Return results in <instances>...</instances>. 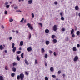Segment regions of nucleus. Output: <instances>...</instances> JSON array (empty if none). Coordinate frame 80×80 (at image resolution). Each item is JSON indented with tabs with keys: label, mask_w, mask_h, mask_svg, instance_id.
Instances as JSON below:
<instances>
[{
	"label": "nucleus",
	"mask_w": 80,
	"mask_h": 80,
	"mask_svg": "<svg viewBox=\"0 0 80 80\" xmlns=\"http://www.w3.org/2000/svg\"><path fill=\"white\" fill-rule=\"evenodd\" d=\"M25 77V76L23 73H21L20 75H18L17 76V79L18 80H20L21 79V80H23V78Z\"/></svg>",
	"instance_id": "obj_1"
},
{
	"label": "nucleus",
	"mask_w": 80,
	"mask_h": 80,
	"mask_svg": "<svg viewBox=\"0 0 80 80\" xmlns=\"http://www.w3.org/2000/svg\"><path fill=\"white\" fill-rule=\"evenodd\" d=\"M28 26V28H29L30 30H33V27H32L31 25L30 24L28 23L27 24Z\"/></svg>",
	"instance_id": "obj_2"
},
{
	"label": "nucleus",
	"mask_w": 80,
	"mask_h": 80,
	"mask_svg": "<svg viewBox=\"0 0 80 80\" xmlns=\"http://www.w3.org/2000/svg\"><path fill=\"white\" fill-rule=\"evenodd\" d=\"M57 26L56 25H55L53 27V30L54 32H55V31H56V30H58L57 28Z\"/></svg>",
	"instance_id": "obj_3"
},
{
	"label": "nucleus",
	"mask_w": 80,
	"mask_h": 80,
	"mask_svg": "<svg viewBox=\"0 0 80 80\" xmlns=\"http://www.w3.org/2000/svg\"><path fill=\"white\" fill-rule=\"evenodd\" d=\"M78 60V56H76L75 57L74 59V62H76V61H77Z\"/></svg>",
	"instance_id": "obj_4"
},
{
	"label": "nucleus",
	"mask_w": 80,
	"mask_h": 80,
	"mask_svg": "<svg viewBox=\"0 0 80 80\" xmlns=\"http://www.w3.org/2000/svg\"><path fill=\"white\" fill-rule=\"evenodd\" d=\"M60 15L61 17V20H64V18L63 17V14L61 12L60 13Z\"/></svg>",
	"instance_id": "obj_5"
},
{
	"label": "nucleus",
	"mask_w": 80,
	"mask_h": 80,
	"mask_svg": "<svg viewBox=\"0 0 80 80\" xmlns=\"http://www.w3.org/2000/svg\"><path fill=\"white\" fill-rule=\"evenodd\" d=\"M24 62H25V63L26 64V65H29V63H28V62L26 59H25L24 60Z\"/></svg>",
	"instance_id": "obj_6"
},
{
	"label": "nucleus",
	"mask_w": 80,
	"mask_h": 80,
	"mask_svg": "<svg viewBox=\"0 0 80 80\" xmlns=\"http://www.w3.org/2000/svg\"><path fill=\"white\" fill-rule=\"evenodd\" d=\"M27 50L28 52H31L32 50V48L29 47L27 48Z\"/></svg>",
	"instance_id": "obj_7"
},
{
	"label": "nucleus",
	"mask_w": 80,
	"mask_h": 80,
	"mask_svg": "<svg viewBox=\"0 0 80 80\" xmlns=\"http://www.w3.org/2000/svg\"><path fill=\"white\" fill-rule=\"evenodd\" d=\"M12 48H13L12 49V52L13 53H15V51H16V50H17V48L15 47Z\"/></svg>",
	"instance_id": "obj_8"
},
{
	"label": "nucleus",
	"mask_w": 80,
	"mask_h": 80,
	"mask_svg": "<svg viewBox=\"0 0 80 80\" xmlns=\"http://www.w3.org/2000/svg\"><path fill=\"white\" fill-rule=\"evenodd\" d=\"M45 32L46 33H48L50 32V31L48 29H47L45 30Z\"/></svg>",
	"instance_id": "obj_9"
},
{
	"label": "nucleus",
	"mask_w": 80,
	"mask_h": 80,
	"mask_svg": "<svg viewBox=\"0 0 80 80\" xmlns=\"http://www.w3.org/2000/svg\"><path fill=\"white\" fill-rule=\"evenodd\" d=\"M75 9L76 10H79V7H78V5L76 6L75 7Z\"/></svg>",
	"instance_id": "obj_10"
},
{
	"label": "nucleus",
	"mask_w": 80,
	"mask_h": 80,
	"mask_svg": "<svg viewBox=\"0 0 80 80\" xmlns=\"http://www.w3.org/2000/svg\"><path fill=\"white\" fill-rule=\"evenodd\" d=\"M4 49V48L3 47V45H1L0 46V50H1Z\"/></svg>",
	"instance_id": "obj_11"
},
{
	"label": "nucleus",
	"mask_w": 80,
	"mask_h": 80,
	"mask_svg": "<svg viewBox=\"0 0 80 80\" xmlns=\"http://www.w3.org/2000/svg\"><path fill=\"white\" fill-rule=\"evenodd\" d=\"M52 42H53L54 43H57V40L56 39H54L52 40Z\"/></svg>",
	"instance_id": "obj_12"
},
{
	"label": "nucleus",
	"mask_w": 80,
	"mask_h": 80,
	"mask_svg": "<svg viewBox=\"0 0 80 80\" xmlns=\"http://www.w3.org/2000/svg\"><path fill=\"white\" fill-rule=\"evenodd\" d=\"M32 0H29V1H28V4H32Z\"/></svg>",
	"instance_id": "obj_13"
},
{
	"label": "nucleus",
	"mask_w": 80,
	"mask_h": 80,
	"mask_svg": "<svg viewBox=\"0 0 80 80\" xmlns=\"http://www.w3.org/2000/svg\"><path fill=\"white\" fill-rule=\"evenodd\" d=\"M50 70L51 72H53L54 71V69H53V67H51L50 68Z\"/></svg>",
	"instance_id": "obj_14"
},
{
	"label": "nucleus",
	"mask_w": 80,
	"mask_h": 80,
	"mask_svg": "<svg viewBox=\"0 0 80 80\" xmlns=\"http://www.w3.org/2000/svg\"><path fill=\"white\" fill-rule=\"evenodd\" d=\"M20 45L21 46H22L23 45V41H21L20 42Z\"/></svg>",
	"instance_id": "obj_15"
},
{
	"label": "nucleus",
	"mask_w": 80,
	"mask_h": 80,
	"mask_svg": "<svg viewBox=\"0 0 80 80\" xmlns=\"http://www.w3.org/2000/svg\"><path fill=\"white\" fill-rule=\"evenodd\" d=\"M12 71H13V72H15L16 70V68H15L14 67H13L12 68Z\"/></svg>",
	"instance_id": "obj_16"
},
{
	"label": "nucleus",
	"mask_w": 80,
	"mask_h": 80,
	"mask_svg": "<svg viewBox=\"0 0 80 80\" xmlns=\"http://www.w3.org/2000/svg\"><path fill=\"white\" fill-rule=\"evenodd\" d=\"M46 45H49L50 44V42L48 41H46L45 42Z\"/></svg>",
	"instance_id": "obj_17"
},
{
	"label": "nucleus",
	"mask_w": 80,
	"mask_h": 80,
	"mask_svg": "<svg viewBox=\"0 0 80 80\" xmlns=\"http://www.w3.org/2000/svg\"><path fill=\"white\" fill-rule=\"evenodd\" d=\"M16 58L18 61H20V58L18 57V56H17L16 57Z\"/></svg>",
	"instance_id": "obj_18"
},
{
	"label": "nucleus",
	"mask_w": 80,
	"mask_h": 80,
	"mask_svg": "<svg viewBox=\"0 0 80 80\" xmlns=\"http://www.w3.org/2000/svg\"><path fill=\"white\" fill-rule=\"evenodd\" d=\"M41 52L42 53H44V52H45V50L43 48H42L41 49Z\"/></svg>",
	"instance_id": "obj_19"
},
{
	"label": "nucleus",
	"mask_w": 80,
	"mask_h": 80,
	"mask_svg": "<svg viewBox=\"0 0 80 80\" xmlns=\"http://www.w3.org/2000/svg\"><path fill=\"white\" fill-rule=\"evenodd\" d=\"M71 34L72 35V34H73V33H74V29H72V30H71Z\"/></svg>",
	"instance_id": "obj_20"
},
{
	"label": "nucleus",
	"mask_w": 80,
	"mask_h": 80,
	"mask_svg": "<svg viewBox=\"0 0 80 80\" xmlns=\"http://www.w3.org/2000/svg\"><path fill=\"white\" fill-rule=\"evenodd\" d=\"M0 80H4L3 76H0Z\"/></svg>",
	"instance_id": "obj_21"
},
{
	"label": "nucleus",
	"mask_w": 80,
	"mask_h": 80,
	"mask_svg": "<svg viewBox=\"0 0 80 80\" xmlns=\"http://www.w3.org/2000/svg\"><path fill=\"white\" fill-rule=\"evenodd\" d=\"M73 51H76L77 50V48L75 47H74L72 48Z\"/></svg>",
	"instance_id": "obj_22"
},
{
	"label": "nucleus",
	"mask_w": 80,
	"mask_h": 80,
	"mask_svg": "<svg viewBox=\"0 0 80 80\" xmlns=\"http://www.w3.org/2000/svg\"><path fill=\"white\" fill-rule=\"evenodd\" d=\"M15 47V43H12V48H14Z\"/></svg>",
	"instance_id": "obj_23"
},
{
	"label": "nucleus",
	"mask_w": 80,
	"mask_h": 80,
	"mask_svg": "<svg viewBox=\"0 0 80 80\" xmlns=\"http://www.w3.org/2000/svg\"><path fill=\"white\" fill-rule=\"evenodd\" d=\"M76 34L77 35H80V31H77V32Z\"/></svg>",
	"instance_id": "obj_24"
},
{
	"label": "nucleus",
	"mask_w": 80,
	"mask_h": 80,
	"mask_svg": "<svg viewBox=\"0 0 80 80\" xmlns=\"http://www.w3.org/2000/svg\"><path fill=\"white\" fill-rule=\"evenodd\" d=\"M52 38L53 39H54V38H55V35H52Z\"/></svg>",
	"instance_id": "obj_25"
},
{
	"label": "nucleus",
	"mask_w": 80,
	"mask_h": 80,
	"mask_svg": "<svg viewBox=\"0 0 80 80\" xmlns=\"http://www.w3.org/2000/svg\"><path fill=\"white\" fill-rule=\"evenodd\" d=\"M29 37L28 38L30 39V38H31V37H32V34L31 33L29 34Z\"/></svg>",
	"instance_id": "obj_26"
},
{
	"label": "nucleus",
	"mask_w": 80,
	"mask_h": 80,
	"mask_svg": "<svg viewBox=\"0 0 80 80\" xmlns=\"http://www.w3.org/2000/svg\"><path fill=\"white\" fill-rule=\"evenodd\" d=\"M17 65V62H14L13 63V67H14L15 66V65Z\"/></svg>",
	"instance_id": "obj_27"
},
{
	"label": "nucleus",
	"mask_w": 80,
	"mask_h": 80,
	"mask_svg": "<svg viewBox=\"0 0 80 80\" xmlns=\"http://www.w3.org/2000/svg\"><path fill=\"white\" fill-rule=\"evenodd\" d=\"M11 75L12 77H14V76H15V73H12L11 74Z\"/></svg>",
	"instance_id": "obj_28"
},
{
	"label": "nucleus",
	"mask_w": 80,
	"mask_h": 80,
	"mask_svg": "<svg viewBox=\"0 0 80 80\" xmlns=\"http://www.w3.org/2000/svg\"><path fill=\"white\" fill-rule=\"evenodd\" d=\"M25 74L27 75V76L28 75L29 73L28 72L26 71L25 72Z\"/></svg>",
	"instance_id": "obj_29"
},
{
	"label": "nucleus",
	"mask_w": 80,
	"mask_h": 80,
	"mask_svg": "<svg viewBox=\"0 0 80 80\" xmlns=\"http://www.w3.org/2000/svg\"><path fill=\"white\" fill-rule=\"evenodd\" d=\"M21 53V51H18L16 52L17 54H20Z\"/></svg>",
	"instance_id": "obj_30"
},
{
	"label": "nucleus",
	"mask_w": 80,
	"mask_h": 80,
	"mask_svg": "<svg viewBox=\"0 0 80 80\" xmlns=\"http://www.w3.org/2000/svg\"><path fill=\"white\" fill-rule=\"evenodd\" d=\"M31 15L32 16V18H34V14L32 13Z\"/></svg>",
	"instance_id": "obj_31"
},
{
	"label": "nucleus",
	"mask_w": 80,
	"mask_h": 80,
	"mask_svg": "<svg viewBox=\"0 0 80 80\" xmlns=\"http://www.w3.org/2000/svg\"><path fill=\"white\" fill-rule=\"evenodd\" d=\"M45 80H48V77H45Z\"/></svg>",
	"instance_id": "obj_32"
},
{
	"label": "nucleus",
	"mask_w": 80,
	"mask_h": 80,
	"mask_svg": "<svg viewBox=\"0 0 80 80\" xmlns=\"http://www.w3.org/2000/svg\"><path fill=\"white\" fill-rule=\"evenodd\" d=\"M45 58H47L48 57V55L47 54H45V56H44Z\"/></svg>",
	"instance_id": "obj_33"
},
{
	"label": "nucleus",
	"mask_w": 80,
	"mask_h": 80,
	"mask_svg": "<svg viewBox=\"0 0 80 80\" xmlns=\"http://www.w3.org/2000/svg\"><path fill=\"white\" fill-rule=\"evenodd\" d=\"M37 63H38V61H37V59L35 60V64H37Z\"/></svg>",
	"instance_id": "obj_34"
},
{
	"label": "nucleus",
	"mask_w": 80,
	"mask_h": 80,
	"mask_svg": "<svg viewBox=\"0 0 80 80\" xmlns=\"http://www.w3.org/2000/svg\"><path fill=\"white\" fill-rule=\"evenodd\" d=\"M75 37V34H72V38H74Z\"/></svg>",
	"instance_id": "obj_35"
},
{
	"label": "nucleus",
	"mask_w": 80,
	"mask_h": 80,
	"mask_svg": "<svg viewBox=\"0 0 80 80\" xmlns=\"http://www.w3.org/2000/svg\"><path fill=\"white\" fill-rule=\"evenodd\" d=\"M8 13V11H5L4 12V14L5 15H7Z\"/></svg>",
	"instance_id": "obj_36"
},
{
	"label": "nucleus",
	"mask_w": 80,
	"mask_h": 80,
	"mask_svg": "<svg viewBox=\"0 0 80 80\" xmlns=\"http://www.w3.org/2000/svg\"><path fill=\"white\" fill-rule=\"evenodd\" d=\"M24 20V18H23L22 20H21L20 22H23V21Z\"/></svg>",
	"instance_id": "obj_37"
},
{
	"label": "nucleus",
	"mask_w": 80,
	"mask_h": 80,
	"mask_svg": "<svg viewBox=\"0 0 80 80\" xmlns=\"http://www.w3.org/2000/svg\"><path fill=\"white\" fill-rule=\"evenodd\" d=\"M9 21L10 22H13V19H10Z\"/></svg>",
	"instance_id": "obj_38"
},
{
	"label": "nucleus",
	"mask_w": 80,
	"mask_h": 80,
	"mask_svg": "<svg viewBox=\"0 0 80 80\" xmlns=\"http://www.w3.org/2000/svg\"><path fill=\"white\" fill-rule=\"evenodd\" d=\"M62 32H65V29L64 28H62Z\"/></svg>",
	"instance_id": "obj_39"
},
{
	"label": "nucleus",
	"mask_w": 80,
	"mask_h": 80,
	"mask_svg": "<svg viewBox=\"0 0 80 80\" xmlns=\"http://www.w3.org/2000/svg\"><path fill=\"white\" fill-rule=\"evenodd\" d=\"M21 57L22 58H23V53H22L21 54Z\"/></svg>",
	"instance_id": "obj_40"
},
{
	"label": "nucleus",
	"mask_w": 80,
	"mask_h": 80,
	"mask_svg": "<svg viewBox=\"0 0 80 80\" xmlns=\"http://www.w3.org/2000/svg\"><path fill=\"white\" fill-rule=\"evenodd\" d=\"M14 9H18V6L15 7L14 8Z\"/></svg>",
	"instance_id": "obj_41"
},
{
	"label": "nucleus",
	"mask_w": 80,
	"mask_h": 80,
	"mask_svg": "<svg viewBox=\"0 0 80 80\" xmlns=\"http://www.w3.org/2000/svg\"><path fill=\"white\" fill-rule=\"evenodd\" d=\"M5 69L6 70H8V67L7 66H5Z\"/></svg>",
	"instance_id": "obj_42"
},
{
	"label": "nucleus",
	"mask_w": 80,
	"mask_h": 80,
	"mask_svg": "<svg viewBox=\"0 0 80 80\" xmlns=\"http://www.w3.org/2000/svg\"><path fill=\"white\" fill-rule=\"evenodd\" d=\"M8 2H6L5 3V5H8Z\"/></svg>",
	"instance_id": "obj_43"
},
{
	"label": "nucleus",
	"mask_w": 80,
	"mask_h": 80,
	"mask_svg": "<svg viewBox=\"0 0 80 80\" xmlns=\"http://www.w3.org/2000/svg\"><path fill=\"white\" fill-rule=\"evenodd\" d=\"M6 7L7 8H9V7H10V6L9 5H7Z\"/></svg>",
	"instance_id": "obj_44"
},
{
	"label": "nucleus",
	"mask_w": 80,
	"mask_h": 80,
	"mask_svg": "<svg viewBox=\"0 0 80 80\" xmlns=\"http://www.w3.org/2000/svg\"><path fill=\"white\" fill-rule=\"evenodd\" d=\"M53 54L54 56H56V55H57V54H56V52H54Z\"/></svg>",
	"instance_id": "obj_45"
},
{
	"label": "nucleus",
	"mask_w": 80,
	"mask_h": 80,
	"mask_svg": "<svg viewBox=\"0 0 80 80\" xmlns=\"http://www.w3.org/2000/svg\"><path fill=\"white\" fill-rule=\"evenodd\" d=\"M77 47H78V48H79V47H80V44H78L77 45Z\"/></svg>",
	"instance_id": "obj_46"
},
{
	"label": "nucleus",
	"mask_w": 80,
	"mask_h": 80,
	"mask_svg": "<svg viewBox=\"0 0 80 80\" xmlns=\"http://www.w3.org/2000/svg\"><path fill=\"white\" fill-rule=\"evenodd\" d=\"M57 4H58V2H57V1H56L54 2V4L55 5H57Z\"/></svg>",
	"instance_id": "obj_47"
},
{
	"label": "nucleus",
	"mask_w": 80,
	"mask_h": 80,
	"mask_svg": "<svg viewBox=\"0 0 80 80\" xmlns=\"http://www.w3.org/2000/svg\"><path fill=\"white\" fill-rule=\"evenodd\" d=\"M52 77L53 78H55V77H56V76L55 75H52Z\"/></svg>",
	"instance_id": "obj_48"
},
{
	"label": "nucleus",
	"mask_w": 80,
	"mask_h": 80,
	"mask_svg": "<svg viewBox=\"0 0 80 80\" xmlns=\"http://www.w3.org/2000/svg\"><path fill=\"white\" fill-rule=\"evenodd\" d=\"M39 25H40L41 26V27H42V23H39Z\"/></svg>",
	"instance_id": "obj_49"
},
{
	"label": "nucleus",
	"mask_w": 80,
	"mask_h": 80,
	"mask_svg": "<svg viewBox=\"0 0 80 80\" xmlns=\"http://www.w3.org/2000/svg\"><path fill=\"white\" fill-rule=\"evenodd\" d=\"M58 73H59V74H60V73H61V71H59L58 72Z\"/></svg>",
	"instance_id": "obj_50"
},
{
	"label": "nucleus",
	"mask_w": 80,
	"mask_h": 80,
	"mask_svg": "<svg viewBox=\"0 0 80 80\" xmlns=\"http://www.w3.org/2000/svg\"><path fill=\"white\" fill-rule=\"evenodd\" d=\"M49 53H52V51L51 50H50Z\"/></svg>",
	"instance_id": "obj_51"
},
{
	"label": "nucleus",
	"mask_w": 80,
	"mask_h": 80,
	"mask_svg": "<svg viewBox=\"0 0 80 80\" xmlns=\"http://www.w3.org/2000/svg\"><path fill=\"white\" fill-rule=\"evenodd\" d=\"M45 64L46 66V67H47V64L46 63V62L45 63Z\"/></svg>",
	"instance_id": "obj_52"
},
{
	"label": "nucleus",
	"mask_w": 80,
	"mask_h": 80,
	"mask_svg": "<svg viewBox=\"0 0 80 80\" xmlns=\"http://www.w3.org/2000/svg\"><path fill=\"white\" fill-rule=\"evenodd\" d=\"M16 33L17 34L18 33V31L17 30L16 31Z\"/></svg>",
	"instance_id": "obj_53"
},
{
	"label": "nucleus",
	"mask_w": 80,
	"mask_h": 80,
	"mask_svg": "<svg viewBox=\"0 0 80 80\" xmlns=\"http://www.w3.org/2000/svg\"><path fill=\"white\" fill-rule=\"evenodd\" d=\"M24 23H26V22H27V20H26V19H24Z\"/></svg>",
	"instance_id": "obj_54"
},
{
	"label": "nucleus",
	"mask_w": 80,
	"mask_h": 80,
	"mask_svg": "<svg viewBox=\"0 0 80 80\" xmlns=\"http://www.w3.org/2000/svg\"><path fill=\"white\" fill-rule=\"evenodd\" d=\"M19 50H22V48L20 47V48H19Z\"/></svg>",
	"instance_id": "obj_55"
},
{
	"label": "nucleus",
	"mask_w": 80,
	"mask_h": 80,
	"mask_svg": "<svg viewBox=\"0 0 80 80\" xmlns=\"http://www.w3.org/2000/svg\"><path fill=\"white\" fill-rule=\"evenodd\" d=\"M2 28L3 29V28H4V27L3 26V25H2Z\"/></svg>",
	"instance_id": "obj_56"
},
{
	"label": "nucleus",
	"mask_w": 80,
	"mask_h": 80,
	"mask_svg": "<svg viewBox=\"0 0 80 80\" xmlns=\"http://www.w3.org/2000/svg\"><path fill=\"white\" fill-rule=\"evenodd\" d=\"M62 76L63 77H65V75L64 74H63L62 75Z\"/></svg>",
	"instance_id": "obj_57"
},
{
	"label": "nucleus",
	"mask_w": 80,
	"mask_h": 80,
	"mask_svg": "<svg viewBox=\"0 0 80 80\" xmlns=\"http://www.w3.org/2000/svg\"><path fill=\"white\" fill-rule=\"evenodd\" d=\"M22 1V2H23V1H24V0H19V2H20Z\"/></svg>",
	"instance_id": "obj_58"
},
{
	"label": "nucleus",
	"mask_w": 80,
	"mask_h": 80,
	"mask_svg": "<svg viewBox=\"0 0 80 80\" xmlns=\"http://www.w3.org/2000/svg\"><path fill=\"white\" fill-rule=\"evenodd\" d=\"M12 37H10L9 38V40H12Z\"/></svg>",
	"instance_id": "obj_59"
},
{
	"label": "nucleus",
	"mask_w": 80,
	"mask_h": 80,
	"mask_svg": "<svg viewBox=\"0 0 80 80\" xmlns=\"http://www.w3.org/2000/svg\"><path fill=\"white\" fill-rule=\"evenodd\" d=\"M18 12H19L20 13H22V11L20 10H19Z\"/></svg>",
	"instance_id": "obj_60"
},
{
	"label": "nucleus",
	"mask_w": 80,
	"mask_h": 80,
	"mask_svg": "<svg viewBox=\"0 0 80 80\" xmlns=\"http://www.w3.org/2000/svg\"><path fill=\"white\" fill-rule=\"evenodd\" d=\"M5 53H7V50H5Z\"/></svg>",
	"instance_id": "obj_61"
},
{
	"label": "nucleus",
	"mask_w": 80,
	"mask_h": 80,
	"mask_svg": "<svg viewBox=\"0 0 80 80\" xmlns=\"http://www.w3.org/2000/svg\"><path fill=\"white\" fill-rule=\"evenodd\" d=\"M12 32H13V33H15V32L14 30H12Z\"/></svg>",
	"instance_id": "obj_62"
},
{
	"label": "nucleus",
	"mask_w": 80,
	"mask_h": 80,
	"mask_svg": "<svg viewBox=\"0 0 80 80\" xmlns=\"http://www.w3.org/2000/svg\"><path fill=\"white\" fill-rule=\"evenodd\" d=\"M78 16L79 17H80V13H79V14H78Z\"/></svg>",
	"instance_id": "obj_63"
},
{
	"label": "nucleus",
	"mask_w": 80,
	"mask_h": 80,
	"mask_svg": "<svg viewBox=\"0 0 80 80\" xmlns=\"http://www.w3.org/2000/svg\"><path fill=\"white\" fill-rule=\"evenodd\" d=\"M14 5H14V4H13V5H12V7H13L14 6Z\"/></svg>",
	"instance_id": "obj_64"
}]
</instances>
